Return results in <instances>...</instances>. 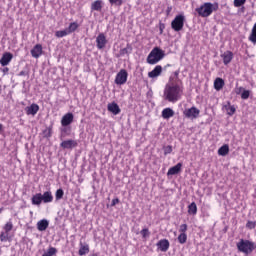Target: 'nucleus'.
Here are the masks:
<instances>
[{"label": "nucleus", "instance_id": "obj_19", "mask_svg": "<svg viewBox=\"0 0 256 256\" xmlns=\"http://www.w3.org/2000/svg\"><path fill=\"white\" fill-rule=\"evenodd\" d=\"M36 227L38 231H47V228L49 227V220L42 219L37 222Z\"/></svg>", "mask_w": 256, "mask_h": 256}, {"label": "nucleus", "instance_id": "obj_10", "mask_svg": "<svg viewBox=\"0 0 256 256\" xmlns=\"http://www.w3.org/2000/svg\"><path fill=\"white\" fill-rule=\"evenodd\" d=\"M96 45L97 49H105V45H107V37H105L104 33H100L96 37Z\"/></svg>", "mask_w": 256, "mask_h": 256}, {"label": "nucleus", "instance_id": "obj_40", "mask_svg": "<svg viewBox=\"0 0 256 256\" xmlns=\"http://www.w3.org/2000/svg\"><path fill=\"white\" fill-rule=\"evenodd\" d=\"M188 226L187 224H181L179 227V233H187Z\"/></svg>", "mask_w": 256, "mask_h": 256}, {"label": "nucleus", "instance_id": "obj_23", "mask_svg": "<svg viewBox=\"0 0 256 256\" xmlns=\"http://www.w3.org/2000/svg\"><path fill=\"white\" fill-rule=\"evenodd\" d=\"M42 203H53V193L51 191L42 194Z\"/></svg>", "mask_w": 256, "mask_h": 256}, {"label": "nucleus", "instance_id": "obj_33", "mask_svg": "<svg viewBox=\"0 0 256 256\" xmlns=\"http://www.w3.org/2000/svg\"><path fill=\"white\" fill-rule=\"evenodd\" d=\"M43 135L44 137H46L47 139H49V137H51L53 135V126H49L48 128H46L43 131Z\"/></svg>", "mask_w": 256, "mask_h": 256}, {"label": "nucleus", "instance_id": "obj_47", "mask_svg": "<svg viewBox=\"0 0 256 256\" xmlns=\"http://www.w3.org/2000/svg\"><path fill=\"white\" fill-rule=\"evenodd\" d=\"M19 75H20V77H23V75H25V71H21V72L19 73Z\"/></svg>", "mask_w": 256, "mask_h": 256}, {"label": "nucleus", "instance_id": "obj_38", "mask_svg": "<svg viewBox=\"0 0 256 256\" xmlns=\"http://www.w3.org/2000/svg\"><path fill=\"white\" fill-rule=\"evenodd\" d=\"M244 3H247V0H234V7H243Z\"/></svg>", "mask_w": 256, "mask_h": 256}, {"label": "nucleus", "instance_id": "obj_37", "mask_svg": "<svg viewBox=\"0 0 256 256\" xmlns=\"http://www.w3.org/2000/svg\"><path fill=\"white\" fill-rule=\"evenodd\" d=\"M249 95H251V91L243 90V92L241 94V99L247 100V99H249Z\"/></svg>", "mask_w": 256, "mask_h": 256}, {"label": "nucleus", "instance_id": "obj_30", "mask_svg": "<svg viewBox=\"0 0 256 256\" xmlns=\"http://www.w3.org/2000/svg\"><path fill=\"white\" fill-rule=\"evenodd\" d=\"M3 230L6 233H11V231H13V222L11 220L6 222V224L3 226Z\"/></svg>", "mask_w": 256, "mask_h": 256}, {"label": "nucleus", "instance_id": "obj_44", "mask_svg": "<svg viewBox=\"0 0 256 256\" xmlns=\"http://www.w3.org/2000/svg\"><path fill=\"white\" fill-rule=\"evenodd\" d=\"M117 203H119V198H114V199L112 200L111 206H112V207H115V205H117Z\"/></svg>", "mask_w": 256, "mask_h": 256}, {"label": "nucleus", "instance_id": "obj_45", "mask_svg": "<svg viewBox=\"0 0 256 256\" xmlns=\"http://www.w3.org/2000/svg\"><path fill=\"white\" fill-rule=\"evenodd\" d=\"M241 91H243V87H239V88H238V91L236 92L237 95H239V93H241Z\"/></svg>", "mask_w": 256, "mask_h": 256}, {"label": "nucleus", "instance_id": "obj_41", "mask_svg": "<svg viewBox=\"0 0 256 256\" xmlns=\"http://www.w3.org/2000/svg\"><path fill=\"white\" fill-rule=\"evenodd\" d=\"M235 111H236L235 106H229L228 109H227V113L230 116L235 115Z\"/></svg>", "mask_w": 256, "mask_h": 256}, {"label": "nucleus", "instance_id": "obj_11", "mask_svg": "<svg viewBox=\"0 0 256 256\" xmlns=\"http://www.w3.org/2000/svg\"><path fill=\"white\" fill-rule=\"evenodd\" d=\"M12 60L13 54H11L10 52H5L0 59V65H2V67H7V65H9Z\"/></svg>", "mask_w": 256, "mask_h": 256}, {"label": "nucleus", "instance_id": "obj_28", "mask_svg": "<svg viewBox=\"0 0 256 256\" xmlns=\"http://www.w3.org/2000/svg\"><path fill=\"white\" fill-rule=\"evenodd\" d=\"M68 33L71 35V33H75L76 29H79V24L77 22H72L69 24L68 28H66Z\"/></svg>", "mask_w": 256, "mask_h": 256}, {"label": "nucleus", "instance_id": "obj_7", "mask_svg": "<svg viewBox=\"0 0 256 256\" xmlns=\"http://www.w3.org/2000/svg\"><path fill=\"white\" fill-rule=\"evenodd\" d=\"M200 113H201V110H199L195 106L188 108V109L184 110V112H183L184 117H186V119H191L192 121H193V119H197V117H199Z\"/></svg>", "mask_w": 256, "mask_h": 256}, {"label": "nucleus", "instance_id": "obj_20", "mask_svg": "<svg viewBox=\"0 0 256 256\" xmlns=\"http://www.w3.org/2000/svg\"><path fill=\"white\" fill-rule=\"evenodd\" d=\"M31 203L32 205H36L39 207L43 203V198L41 193H36L35 195L32 196L31 198Z\"/></svg>", "mask_w": 256, "mask_h": 256}, {"label": "nucleus", "instance_id": "obj_2", "mask_svg": "<svg viewBox=\"0 0 256 256\" xmlns=\"http://www.w3.org/2000/svg\"><path fill=\"white\" fill-rule=\"evenodd\" d=\"M219 10V3L206 2L195 9L199 17L207 18L213 15L214 11Z\"/></svg>", "mask_w": 256, "mask_h": 256}, {"label": "nucleus", "instance_id": "obj_36", "mask_svg": "<svg viewBox=\"0 0 256 256\" xmlns=\"http://www.w3.org/2000/svg\"><path fill=\"white\" fill-rule=\"evenodd\" d=\"M140 234L142 235L143 239H147V237H149L150 232L149 229L144 228L140 231Z\"/></svg>", "mask_w": 256, "mask_h": 256}, {"label": "nucleus", "instance_id": "obj_32", "mask_svg": "<svg viewBox=\"0 0 256 256\" xmlns=\"http://www.w3.org/2000/svg\"><path fill=\"white\" fill-rule=\"evenodd\" d=\"M9 239H11V237H9V232L2 231L0 233V241L2 243H6V241H9Z\"/></svg>", "mask_w": 256, "mask_h": 256}, {"label": "nucleus", "instance_id": "obj_5", "mask_svg": "<svg viewBox=\"0 0 256 256\" xmlns=\"http://www.w3.org/2000/svg\"><path fill=\"white\" fill-rule=\"evenodd\" d=\"M186 21L187 18L185 17V13L181 12L180 14H177L171 22V29H173V31L176 33L183 31V27H185Z\"/></svg>", "mask_w": 256, "mask_h": 256}, {"label": "nucleus", "instance_id": "obj_51", "mask_svg": "<svg viewBox=\"0 0 256 256\" xmlns=\"http://www.w3.org/2000/svg\"><path fill=\"white\" fill-rule=\"evenodd\" d=\"M5 71H9V69L8 68H6V70Z\"/></svg>", "mask_w": 256, "mask_h": 256}, {"label": "nucleus", "instance_id": "obj_22", "mask_svg": "<svg viewBox=\"0 0 256 256\" xmlns=\"http://www.w3.org/2000/svg\"><path fill=\"white\" fill-rule=\"evenodd\" d=\"M225 87V80L223 78H216L214 80V89L216 91H221Z\"/></svg>", "mask_w": 256, "mask_h": 256}, {"label": "nucleus", "instance_id": "obj_46", "mask_svg": "<svg viewBox=\"0 0 256 256\" xmlns=\"http://www.w3.org/2000/svg\"><path fill=\"white\" fill-rule=\"evenodd\" d=\"M172 7L171 6H169L168 8H167V13H171V11H172Z\"/></svg>", "mask_w": 256, "mask_h": 256}, {"label": "nucleus", "instance_id": "obj_49", "mask_svg": "<svg viewBox=\"0 0 256 256\" xmlns=\"http://www.w3.org/2000/svg\"><path fill=\"white\" fill-rule=\"evenodd\" d=\"M3 212V208H0V213H2Z\"/></svg>", "mask_w": 256, "mask_h": 256}, {"label": "nucleus", "instance_id": "obj_43", "mask_svg": "<svg viewBox=\"0 0 256 256\" xmlns=\"http://www.w3.org/2000/svg\"><path fill=\"white\" fill-rule=\"evenodd\" d=\"M159 31H160V35H163V31H165V24L163 23L159 24Z\"/></svg>", "mask_w": 256, "mask_h": 256}, {"label": "nucleus", "instance_id": "obj_42", "mask_svg": "<svg viewBox=\"0 0 256 256\" xmlns=\"http://www.w3.org/2000/svg\"><path fill=\"white\" fill-rule=\"evenodd\" d=\"M246 227H247V229H255L256 223L253 222V221H248V222L246 223Z\"/></svg>", "mask_w": 256, "mask_h": 256}, {"label": "nucleus", "instance_id": "obj_39", "mask_svg": "<svg viewBox=\"0 0 256 256\" xmlns=\"http://www.w3.org/2000/svg\"><path fill=\"white\" fill-rule=\"evenodd\" d=\"M171 153H173V147L171 145L164 147V155H169Z\"/></svg>", "mask_w": 256, "mask_h": 256}, {"label": "nucleus", "instance_id": "obj_25", "mask_svg": "<svg viewBox=\"0 0 256 256\" xmlns=\"http://www.w3.org/2000/svg\"><path fill=\"white\" fill-rule=\"evenodd\" d=\"M218 155L221 157H225L226 155H229V145L224 144L222 147L218 149Z\"/></svg>", "mask_w": 256, "mask_h": 256}, {"label": "nucleus", "instance_id": "obj_3", "mask_svg": "<svg viewBox=\"0 0 256 256\" xmlns=\"http://www.w3.org/2000/svg\"><path fill=\"white\" fill-rule=\"evenodd\" d=\"M165 58V51L161 50L159 47H155L151 50V52L147 56L148 65H157L159 61Z\"/></svg>", "mask_w": 256, "mask_h": 256}, {"label": "nucleus", "instance_id": "obj_48", "mask_svg": "<svg viewBox=\"0 0 256 256\" xmlns=\"http://www.w3.org/2000/svg\"><path fill=\"white\" fill-rule=\"evenodd\" d=\"M3 130V124H0V132Z\"/></svg>", "mask_w": 256, "mask_h": 256}, {"label": "nucleus", "instance_id": "obj_16", "mask_svg": "<svg viewBox=\"0 0 256 256\" xmlns=\"http://www.w3.org/2000/svg\"><path fill=\"white\" fill-rule=\"evenodd\" d=\"M183 167V163L179 162L175 166L171 167L168 169L167 175L168 177L170 175H179L181 173V168Z\"/></svg>", "mask_w": 256, "mask_h": 256}, {"label": "nucleus", "instance_id": "obj_4", "mask_svg": "<svg viewBox=\"0 0 256 256\" xmlns=\"http://www.w3.org/2000/svg\"><path fill=\"white\" fill-rule=\"evenodd\" d=\"M236 247L240 253H244V255H251V253L255 251L256 245L253 241L241 239L236 244Z\"/></svg>", "mask_w": 256, "mask_h": 256}, {"label": "nucleus", "instance_id": "obj_31", "mask_svg": "<svg viewBox=\"0 0 256 256\" xmlns=\"http://www.w3.org/2000/svg\"><path fill=\"white\" fill-rule=\"evenodd\" d=\"M177 239L180 245H185L187 243V233H180Z\"/></svg>", "mask_w": 256, "mask_h": 256}, {"label": "nucleus", "instance_id": "obj_9", "mask_svg": "<svg viewBox=\"0 0 256 256\" xmlns=\"http://www.w3.org/2000/svg\"><path fill=\"white\" fill-rule=\"evenodd\" d=\"M73 119H75V116L73 115V113L71 112L66 113L61 119L62 127H69V125L73 123Z\"/></svg>", "mask_w": 256, "mask_h": 256}, {"label": "nucleus", "instance_id": "obj_35", "mask_svg": "<svg viewBox=\"0 0 256 256\" xmlns=\"http://www.w3.org/2000/svg\"><path fill=\"white\" fill-rule=\"evenodd\" d=\"M110 5H115L116 7H121L123 5V0H108Z\"/></svg>", "mask_w": 256, "mask_h": 256}, {"label": "nucleus", "instance_id": "obj_29", "mask_svg": "<svg viewBox=\"0 0 256 256\" xmlns=\"http://www.w3.org/2000/svg\"><path fill=\"white\" fill-rule=\"evenodd\" d=\"M55 35H56V37H58V39H61V38H63V37H67V35H70V34H69V31H68L67 28H66V29H64V30H58V31H56V32H55Z\"/></svg>", "mask_w": 256, "mask_h": 256}, {"label": "nucleus", "instance_id": "obj_6", "mask_svg": "<svg viewBox=\"0 0 256 256\" xmlns=\"http://www.w3.org/2000/svg\"><path fill=\"white\" fill-rule=\"evenodd\" d=\"M129 77V73H127V70L121 69L115 77V84L116 85H125L127 83V78Z\"/></svg>", "mask_w": 256, "mask_h": 256}, {"label": "nucleus", "instance_id": "obj_34", "mask_svg": "<svg viewBox=\"0 0 256 256\" xmlns=\"http://www.w3.org/2000/svg\"><path fill=\"white\" fill-rule=\"evenodd\" d=\"M65 195V192L63 191V189H58L55 193V199L56 201H61V199H63V196Z\"/></svg>", "mask_w": 256, "mask_h": 256}, {"label": "nucleus", "instance_id": "obj_21", "mask_svg": "<svg viewBox=\"0 0 256 256\" xmlns=\"http://www.w3.org/2000/svg\"><path fill=\"white\" fill-rule=\"evenodd\" d=\"M91 11H98V12H101L102 9H103V1L101 0H96L94 1L92 4H91V7H90Z\"/></svg>", "mask_w": 256, "mask_h": 256}, {"label": "nucleus", "instance_id": "obj_14", "mask_svg": "<svg viewBox=\"0 0 256 256\" xmlns=\"http://www.w3.org/2000/svg\"><path fill=\"white\" fill-rule=\"evenodd\" d=\"M77 145V140H64L61 142L60 147H62V149H74Z\"/></svg>", "mask_w": 256, "mask_h": 256}, {"label": "nucleus", "instance_id": "obj_13", "mask_svg": "<svg viewBox=\"0 0 256 256\" xmlns=\"http://www.w3.org/2000/svg\"><path fill=\"white\" fill-rule=\"evenodd\" d=\"M163 73V67L161 65L155 66V68L148 73L150 79H157Z\"/></svg>", "mask_w": 256, "mask_h": 256}, {"label": "nucleus", "instance_id": "obj_50", "mask_svg": "<svg viewBox=\"0 0 256 256\" xmlns=\"http://www.w3.org/2000/svg\"><path fill=\"white\" fill-rule=\"evenodd\" d=\"M5 71H9V69L8 68H6V70Z\"/></svg>", "mask_w": 256, "mask_h": 256}, {"label": "nucleus", "instance_id": "obj_1", "mask_svg": "<svg viewBox=\"0 0 256 256\" xmlns=\"http://www.w3.org/2000/svg\"><path fill=\"white\" fill-rule=\"evenodd\" d=\"M181 97H183V86L179 83L168 82L164 88V100L169 103H177Z\"/></svg>", "mask_w": 256, "mask_h": 256}, {"label": "nucleus", "instance_id": "obj_12", "mask_svg": "<svg viewBox=\"0 0 256 256\" xmlns=\"http://www.w3.org/2000/svg\"><path fill=\"white\" fill-rule=\"evenodd\" d=\"M30 53L34 59H39V57L43 55V46L41 44H36Z\"/></svg>", "mask_w": 256, "mask_h": 256}, {"label": "nucleus", "instance_id": "obj_26", "mask_svg": "<svg viewBox=\"0 0 256 256\" xmlns=\"http://www.w3.org/2000/svg\"><path fill=\"white\" fill-rule=\"evenodd\" d=\"M188 214L197 215V204L195 202L188 205Z\"/></svg>", "mask_w": 256, "mask_h": 256}, {"label": "nucleus", "instance_id": "obj_17", "mask_svg": "<svg viewBox=\"0 0 256 256\" xmlns=\"http://www.w3.org/2000/svg\"><path fill=\"white\" fill-rule=\"evenodd\" d=\"M107 109L113 115H119V113H121V108H119V105L116 102L109 103Z\"/></svg>", "mask_w": 256, "mask_h": 256}, {"label": "nucleus", "instance_id": "obj_8", "mask_svg": "<svg viewBox=\"0 0 256 256\" xmlns=\"http://www.w3.org/2000/svg\"><path fill=\"white\" fill-rule=\"evenodd\" d=\"M156 246L162 253H167V251H169V247H171V244L169 243L168 239H161L156 243Z\"/></svg>", "mask_w": 256, "mask_h": 256}, {"label": "nucleus", "instance_id": "obj_27", "mask_svg": "<svg viewBox=\"0 0 256 256\" xmlns=\"http://www.w3.org/2000/svg\"><path fill=\"white\" fill-rule=\"evenodd\" d=\"M87 253H89V244H85V245L81 244L78 254L80 256H83V255H87Z\"/></svg>", "mask_w": 256, "mask_h": 256}, {"label": "nucleus", "instance_id": "obj_15", "mask_svg": "<svg viewBox=\"0 0 256 256\" xmlns=\"http://www.w3.org/2000/svg\"><path fill=\"white\" fill-rule=\"evenodd\" d=\"M220 57H221L224 65H229V63H231V61H233V52L227 50L223 54H221Z\"/></svg>", "mask_w": 256, "mask_h": 256}, {"label": "nucleus", "instance_id": "obj_18", "mask_svg": "<svg viewBox=\"0 0 256 256\" xmlns=\"http://www.w3.org/2000/svg\"><path fill=\"white\" fill-rule=\"evenodd\" d=\"M25 111H26V115H32L33 117H35V114L39 113V106L33 103L30 106H27L25 108Z\"/></svg>", "mask_w": 256, "mask_h": 256}, {"label": "nucleus", "instance_id": "obj_24", "mask_svg": "<svg viewBox=\"0 0 256 256\" xmlns=\"http://www.w3.org/2000/svg\"><path fill=\"white\" fill-rule=\"evenodd\" d=\"M175 116V111L171 108H165L162 110L163 119H171V117Z\"/></svg>", "mask_w": 256, "mask_h": 256}]
</instances>
